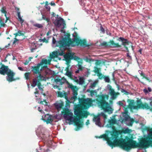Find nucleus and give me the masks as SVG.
Listing matches in <instances>:
<instances>
[{
  "label": "nucleus",
  "instance_id": "f257e3e1",
  "mask_svg": "<svg viewBox=\"0 0 152 152\" xmlns=\"http://www.w3.org/2000/svg\"><path fill=\"white\" fill-rule=\"evenodd\" d=\"M80 104L76 105L74 110V116L73 120V123L77 126V129L82 127L83 122L81 121L82 118H86L90 115L89 112L86 110H83L91 106L92 102L94 101L91 99H85L82 98H78Z\"/></svg>",
  "mask_w": 152,
  "mask_h": 152
},
{
  "label": "nucleus",
  "instance_id": "f03ea898",
  "mask_svg": "<svg viewBox=\"0 0 152 152\" xmlns=\"http://www.w3.org/2000/svg\"><path fill=\"white\" fill-rule=\"evenodd\" d=\"M116 40L118 41L121 42L122 43L120 45L118 42L115 43L113 40H110L109 42H104L100 44L101 46H104L106 47H110L112 48H121L122 45L124 46V47L126 50L127 53H126V56L128 59L132 60V57L129 55V51L127 45H129L130 44H131V42L129 41L127 39H125L123 37H118Z\"/></svg>",
  "mask_w": 152,
  "mask_h": 152
},
{
  "label": "nucleus",
  "instance_id": "7ed1b4c3",
  "mask_svg": "<svg viewBox=\"0 0 152 152\" xmlns=\"http://www.w3.org/2000/svg\"><path fill=\"white\" fill-rule=\"evenodd\" d=\"M98 99H96L98 105L105 112H107L109 114L113 113V109L110 105L108 102L105 99H108L109 96L107 95H100L97 96Z\"/></svg>",
  "mask_w": 152,
  "mask_h": 152
},
{
  "label": "nucleus",
  "instance_id": "20e7f679",
  "mask_svg": "<svg viewBox=\"0 0 152 152\" xmlns=\"http://www.w3.org/2000/svg\"><path fill=\"white\" fill-rule=\"evenodd\" d=\"M0 65V74L3 75H6V79L9 82H11L20 79L19 77H14L15 73L9 69L8 66L5 65L1 62Z\"/></svg>",
  "mask_w": 152,
  "mask_h": 152
},
{
  "label": "nucleus",
  "instance_id": "39448f33",
  "mask_svg": "<svg viewBox=\"0 0 152 152\" xmlns=\"http://www.w3.org/2000/svg\"><path fill=\"white\" fill-rule=\"evenodd\" d=\"M129 102L128 107L131 110H138V109H150V106L146 103L143 104L140 99L137 100L136 101L137 105H134L135 102L134 100L128 99Z\"/></svg>",
  "mask_w": 152,
  "mask_h": 152
},
{
  "label": "nucleus",
  "instance_id": "423d86ee",
  "mask_svg": "<svg viewBox=\"0 0 152 152\" xmlns=\"http://www.w3.org/2000/svg\"><path fill=\"white\" fill-rule=\"evenodd\" d=\"M70 35L69 34H67V37L62 38V39L59 40L56 43V46L58 47L61 49L62 48L66 49L67 47L71 45L72 47H74L75 45L73 43V40H72L70 38Z\"/></svg>",
  "mask_w": 152,
  "mask_h": 152
},
{
  "label": "nucleus",
  "instance_id": "0eeeda50",
  "mask_svg": "<svg viewBox=\"0 0 152 152\" xmlns=\"http://www.w3.org/2000/svg\"><path fill=\"white\" fill-rule=\"evenodd\" d=\"M72 42L73 43H74V44L75 45V46L76 45L78 46L80 45L81 46L84 47H89L90 46L89 45L86 43V41L85 39L82 40L80 39L79 38L77 37L76 36H75V38L73 40Z\"/></svg>",
  "mask_w": 152,
  "mask_h": 152
},
{
  "label": "nucleus",
  "instance_id": "6e6552de",
  "mask_svg": "<svg viewBox=\"0 0 152 152\" xmlns=\"http://www.w3.org/2000/svg\"><path fill=\"white\" fill-rule=\"evenodd\" d=\"M107 88L109 91V94L111 96V99L112 100L115 99L118 96L120 95V94L119 92L115 91L114 89L112 88L110 85H107Z\"/></svg>",
  "mask_w": 152,
  "mask_h": 152
},
{
  "label": "nucleus",
  "instance_id": "1a4fd4ad",
  "mask_svg": "<svg viewBox=\"0 0 152 152\" xmlns=\"http://www.w3.org/2000/svg\"><path fill=\"white\" fill-rule=\"evenodd\" d=\"M63 113L64 114V117L65 119L68 120L70 121H73L74 119L72 120L73 118V113L70 112L69 109H66L64 110ZM74 117L73 118H74Z\"/></svg>",
  "mask_w": 152,
  "mask_h": 152
},
{
  "label": "nucleus",
  "instance_id": "9d476101",
  "mask_svg": "<svg viewBox=\"0 0 152 152\" xmlns=\"http://www.w3.org/2000/svg\"><path fill=\"white\" fill-rule=\"evenodd\" d=\"M73 52H69L64 54V55L65 60L66 62V64L69 65L71 62V60L73 59Z\"/></svg>",
  "mask_w": 152,
  "mask_h": 152
},
{
  "label": "nucleus",
  "instance_id": "9b49d317",
  "mask_svg": "<svg viewBox=\"0 0 152 152\" xmlns=\"http://www.w3.org/2000/svg\"><path fill=\"white\" fill-rule=\"evenodd\" d=\"M69 88L72 90L73 91V96L72 97L73 99L75 100H76L77 99V96L78 94V88L77 86H74L72 84L69 85Z\"/></svg>",
  "mask_w": 152,
  "mask_h": 152
},
{
  "label": "nucleus",
  "instance_id": "f8f14e48",
  "mask_svg": "<svg viewBox=\"0 0 152 152\" xmlns=\"http://www.w3.org/2000/svg\"><path fill=\"white\" fill-rule=\"evenodd\" d=\"M60 48L61 50L60 52L59 51H56V52H53L52 53V54H50V57L51 59L57 57L58 56H62L64 55V51L66 49H64L62 48L61 49Z\"/></svg>",
  "mask_w": 152,
  "mask_h": 152
},
{
  "label": "nucleus",
  "instance_id": "ddd939ff",
  "mask_svg": "<svg viewBox=\"0 0 152 152\" xmlns=\"http://www.w3.org/2000/svg\"><path fill=\"white\" fill-rule=\"evenodd\" d=\"M40 66L39 64H37L36 66H32L31 67V71L33 73L34 75L39 73L41 71V69H40Z\"/></svg>",
  "mask_w": 152,
  "mask_h": 152
},
{
  "label": "nucleus",
  "instance_id": "4468645a",
  "mask_svg": "<svg viewBox=\"0 0 152 152\" xmlns=\"http://www.w3.org/2000/svg\"><path fill=\"white\" fill-rule=\"evenodd\" d=\"M50 60H47L46 59H42L41 62L38 64L40 66L44 64H45V65L43 66H41V70H42V69L44 68H47V64H50Z\"/></svg>",
  "mask_w": 152,
  "mask_h": 152
},
{
  "label": "nucleus",
  "instance_id": "2eb2a0df",
  "mask_svg": "<svg viewBox=\"0 0 152 152\" xmlns=\"http://www.w3.org/2000/svg\"><path fill=\"white\" fill-rule=\"evenodd\" d=\"M31 86L33 87H34L36 86H37L38 88L40 90H43L42 88H41L42 85L40 81L36 78H34L33 79L32 83Z\"/></svg>",
  "mask_w": 152,
  "mask_h": 152
},
{
  "label": "nucleus",
  "instance_id": "dca6fc26",
  "mask_svg": "<svg viewBox=\"0 0 152 152\" xmlns=\"http://www.w3.org/2000/svg\"><path fill=\"white\" fill-rule=\"evenodd\" d=\"M64 22V19L60 17L59 19H56L54 21V24L56 26H61L62 24V22Z\"/></svg>",
  "mask_w": 152,
  "mask_h": 152
},
{
  "label": "nucleus",
  "instance_id": "f3484780",
  "mask_svg": "<svg viewBox=\"0 0 152 152\" xmlns=\"http://www.w3.org/2000/svg\"><path fill=\"white\" fill-rule=\"evenodd\" d=\"M139 72L140 75V76L142 77V79H145L149 82H151V80H150L149 78H148V77H146L145 75V74L144 73H143V72L139 70Z\"/></svg>",
  "mask_w": 152,
  "mask_h": 152
},
{
  "label": "nucleus",
  "instance_id": "a211bd4d",
  "mask_svg": "<svg viewBox=\"0 0 152 152\" xmlns=\"http://www.w3.org/2000/svg\"><path fill=\"white\" fill-rule=\"evenodd\" d=\"M54 80L55 82H59L62 85L63 84L65 83L66 81V79L64 77H63L61 79L56 78Z\"/></svg>",
  "mask_w": 152,
  "mask_h": 152
},
{
  "label": "nucleus",
  "instance_id": "6ab92c4d",
  "mask_svg": "<svg viewBox=\"0 0 152 152\" xmlns=\"http://www.w3.org/2000/svg\"><path fill=\"white\" fill-rule=\"evenodd\" d=\"M54 105L56 108H61L64 106V103L62 102H56L54 104Z\"/></svg>",
  "mask_w": 152,
  "mask_h": 152
},
{
  "label": "nucleus",
  "instance_id": "aec40b11",
  "mask_svg": "<svg viewBox=\"0 0 152 152\" xmlns=\"http://www.w3.org/2000/svg\"><path fill=\"white\" fill-rule=\"evenodd\" d=\"M94 121L96 122V125H99L100 124V119L99 116H94Z\"/></svg>",
  "mask_w": 152,
  "mask_h": 152
},
{
  "label": "nucleus",
  "instance_id": "412c9836",
  "mask_svg": "<svg viewBox=\"0 0 152 152\" xmlns=\"http://www.w3.org/2000/svg\"><path fill=\"white\" fill-rule=\"evenodd\" d=\"M77 83L82 85L85 83V79L83 77H79V80Z\"/></svg>",
  "mask_w": 152,
  "mask_h": 152
},
{
  "label": "nucleus",
  "instance_id": "4be33fe9",
  "mask_svg": "<svg viewBox=\"0 0 152 152\" xmlns=\"http://www.w3.org/2000/svg\"><path fill=\"white\" fill-rule=\"evenodd\" d=\"M4 19H2L0 17V26L1 27H5L6 26V24L4 22Z\"/></svg>",
  "mask_w": 152,
  "mask_h": 152
},
{
  "label": "nucleus",
  "instance_id": "5701e85b",
  "mask_svg": "<svg viewBox=\"0 0 152 152\" xmlns=\"http://www.w3.org/2000/svg\"><path fill=\"white\" fill-rule=\"evenodd\" d=\"M129 121V122L127 124V125L129 126H132L133 123L135 122L133 118H130Z\"/></svg>",
  "mask_w": 152,
  "mask_h": 152
},
{
  "label": "nucleus",
  "instance_id": "b1692460",
  "mask_svg": "<svg viewBox=\"0 0 152 152\" xmlns=\"http://www.w3.org/2000/svg\"><path fill=\"white\" fill-rule=\"evenodd\" d=\"M132 130L129 129L128 128H127L126 129L123 130L122 132L124 134L129 133L132 132Z\"/></svg>",
  "mask_w": 152,
  "mask_h": 152
},
{
  "label": "nucleus",
  "instance_id": "393cba45",
  "mask_svg": "<svg viewBox=\"0 0 152 152\" xmlns=\"http://www.w3.org/2000/svg\"><path fill=\"white\" fill-rule=\"evenodd\" d=\"M66 74L70 79H72V77L73 76L72 75V72L69 71L66 72Z\"/></svg>",
  "mask_w": 152,
  "mask_h": 152
},
{
  "label": "nucleus",
  "instance_id": "a878e982",
  "mask_svg": "<svg viewBox=\"0 0 152 152\" xmlns=\"http://www.w3.org/2000/svg\"><path fill=\"white\" fill-rule=\"evenodd\" d=\"M30 74V72H26L24 74V77L25 79L26 80H29V76Z\"/></svg>",
  "mask_w": 152,
  "mask_h": 152
},
{
  "label": "nucleus",
  "instance_id": "bb28decb",
  "mask_svg": "<svg viewBox=\"0 0 152 152\" xmlns=\"http://www.w3.org/2000/svg\"><path fill=\"white\" fill-rule=\"evenodd\" d=\"M102 77L105 82L108 83L110 82V79L108 76H103Z\"/></svg>",
  "mask_w": 152,
  "mask_h": 152
},
{
  "label": "nucleus",
  "instance_id": "cd10ccee",
  "mask_svg": "<svg viewBox=\"0 0 152 152\" xmlns=\"http://www.w3.org/2000/svg\"><path fill=\"white\" fill-rule=\"evenodd\" d=\"M109 123L110 125L113 126L115 124L116 120L114 119L110 120L109 121Z\"/></svg>",
  "mask_w": 152,
  "mask_h": 152
},
{
  "label": "nucleus",
  "instance_id": "c85d7f7f",
  "mask_svg": "<svg viewBox=\"0 0 152 152\" xmlns=\"http://www.w3.org/2000/svg\"><path fill=\"white\" fill-rule=\"evenodd\" d=\"M45 7L47 11H49L50 10V7L49 6H48V2L46 1L45 2Z\"/></svg>",
  "mask_w": 152,
  "mask_h": 152
},
{
  "label": "nucleus",
  "instance_id": "c756f323",
  "mask_svg": "<svg viewBox=\"0 0 152 152\" xmlns=\"http://www.w3.org/2000/svg\"><path fill=\"white\" fill-rule=\"evenodd\" d=\"M87 91V92L90 93L91 95L92 96H93L94 95V93H96L94 90H91L90 89H88Z\"/></svg>",
  "mask_w": 152,
  "mask_h": 152
},
{
  "label": "nucleus",
  "instance_id": "7c9ffc66",
  "mask_svg": "<svg viewBox=\"0 0 152 152\" xmlns=\"http://www.w3.org/2000/svg\"><path fill=\"white\" fill-rule=\"evenodd\" d=\"M37 74L38 75V76L37 77V78L38 79V80L39 81L40 80H42L43 76L41 75L40 72L39 73Z\"/></svg>",
  "mask_w": 152,
  "mask_h": 152
},
{
  "label": "nucleus",
  "instance_id": "2f4dec72",
  "mask_svg": "<svg viewBox=\"0 0 152 152\" xmlns=\"http://www.w3.org/2000/svg\"><path fill=\"white\" fill-rule=\"evenodd\" d=\"M34 26L39 28H42L43 27L42 25L40 24L36 23L34 25Z\"/></svg>",
  "mask_w": 152,
  "mask_h": 152
},
{
  "label": "nucleus",
  "instance_id": "473e14b6",
  "mask_svg": "<svg viewBox=\"0 0 152 152\" xmlns=\"http://www.w3.org/2000/svg\"><path fill=\"white\" fill-rule=\"evenodd\" d=\"M73 59L74 60L76 61H78V60L80 59V58L79 57L76 56L75 55V53H74V55H73Z\"/></svg>",
  "mask_w": 152,
  "mask_h": 152
},
{
  "label": "nucleus",
  "instance_id": "72a5a7b5",
  "mask_svg": "<svg viewBox=\"0 0 152 152\" xmlns=\"http://www.w3.org/2000/svg\"><path fill=\"white\" fill-rule=\"evenodd\" d=\"M6 10V8L5 7H3L1 10V11L3 13H7V12Z\"/></svg>",
  "mask_w": 152,
  "mask_h": 152
},
{
  "label": "nucleus",
  "instance_id": "f704fd0d",
  "mask_svg": "<svg viewBox=\"0 0 152 152\" xmlns=\"http://www.w3.org/2000/svg\"><path fill=\"white\" fill-rule=\"evenodd\" d=\"M57 94H58V97H62L64 96L63 94L59 91L57 92Z\"/></svg>",
  "mask_w": 152,
  "mask_h": 152
},
{
  "label": "nucleus",
  "instance_id": "c9c22d12",
  "mask_svg": "<svg viewBox=\"0 0 152 152\" xmlns=\"http://www.w3.org/2000/svg\"><path fill=\"white\" fill-rule=\"evenodd\" d=\"M102 63V61L99 60H96L95 64L96 65H100Z\"/></svg>",
  "mask_w": 152,
  "mask_h": 152
},
{
  "label": "nucleus",
  "instance_id": "e433bc0d",
  "mask_svg": "<svg viewBox=\"0 0 152 152\" xmlns=\"http://www.w3.org/2000/svg\"><path fill=\"white\" fill-rule=\"evenodd\" d=\"M85 60L86 62H91V61H93V60L91 58H88V57H86L85 58Z\"/></svg>",
  "mask_w": 152,
  "mask_h": 152
},
{
  "label": "nucleus",
  "instance_id": "4c0bfd02",
  "mask_svg": "<svg viewBox=\"0 0 152 152\" xmlns=\"http://www.w3.org/2000/svg\"><path fill=\"white\" fill-rule=\"evenodd\" d=\"M44 102L45 103V105H48V103L46 102V100L45 99L43 100V101H41L39 102V103L42 104H44L43 103V102Z\"/></svg>",
  "mask_w": 152,
  "mask_h": 152
},
{
  "label": "nucleus",
  "instance_id": "58836bf2",
  "mask_svg": "<svg viewBox=\"0 0 152 152\" xmlns=\"http://www.w3.org/2000/svg\"><path fill=\"white\" fill-rule=\"evenodd\" d=\"M77 66H78V69H79V70H80V71H82L83 70L84 67L82 65L79 64Z\"/></svg>",
  "mask_w": 152,
  "mask_h": 152
},
{
  "label": "nucleus",
  "instance_id": "ea45409f",
  "mask_svg": "<svg viewBox=\"0 0 152 152\" xmlns=\"http://www.w3.org/2000/svg\"><path fill=\"white\" fill-rule=\"evenodd\" d=\"M53 121L52 119L50 118H48L46 121L47 124L50 123L52 122Z\"/></svg>",
  "mask_w": 152,
  "mask_h": 152
},
{
  "label": "nucleus",
  "instance_id": "a19ab883",
  "mask_svg": "<svg viewBox=\"0 0 152 152\" xmlns=\"http://www.w3.org/2000/svg\"><path fill=\"white\" fill-rule=\"evenodd\" d=\"M71 80H73L74 82H75L77 83L78 82V80L77 79V77H72V79H71Z\"/></svg>",
  "mask_w": 152,
  "mask_h": 152
},
{
  "label": "nucleus",
  "instance_id": "79ce46f5",
  "mask_svg": "<svg viewBox=\"0 0 152 152\" xmlns=\"http://www.w3.org/2000/svg\"><path fill=\"white\" fill-rule=\"evenodd\" d=\"M121 92L122 93H124V94L126 95H128L129 94V92L126 91L124 89H121Z\"/></svg>",
  "mask_w": 152,
  "mask_h": 152
},
{
  "label": "nucleus",
  "instance_id": "37998d69",
  "mask_svg": "<svg viewBox=\"0 0 152 152\" xmlns=\"http://www.w3.org/2000/svg\"><path fill=\"white\" fill-rule=\"evenodd\" d=\"M79 60H80L79 61V60H78L77 61L78 62V64H77V66L79 64L82 65L83 64V60L82 59L80 58Z\"/></svg>",
  "mask_w": 152,
  "mask_h": 152
},
{
  "label": "nucleus",
  "instance_id": "c03bdc74",
  "mask_svg": "<svg viewBox=\"0 0 152 152\" xmlns=\"http://www.w3.org/2000/svg\"><path fill=\"white\" fill-rule=\"evenodd\" d=\"M17 33L19 36H24V34L22 33L21 31L20 30L18 31Z\"/></svg>",
  "mask_w": 152,
  "mask_h": 152
},
{
  "label": "nucleus",
  "instance_id": "a18cd8bd",
  "mask_svg": "<svg viewBox=\"0 0 152 152\" xmlns=\"http://www.w3.org/2000/svg\"><path fill=\"white\" fill-rule=\"evenodd\" d=\"M95 70L94 71V72L96 73H97L99 72V69L96 67H94Z\"/></svg>",
  "mask_w": 152,
  "mask_h": 152
},
{
  "label": "nucleus",
  "instance_id": "49530a36",
  "mask_svg": "<svg viewBox=\"0 0 152 152\" xmlns=\"http://www.w3.org/2000/svg\"><path fill=\"white\" fill-rule=\"evenodd\" d=\"M97 74L98 76L99 77H101V78H100V79H101L102 78H103L102 76H104V75H103L101 73L99 72Z\"/></svg>",
  "mask_w": 152,
  "mask_h": 152
},
{
  "label": "nucleus",
  "instance_id": "de8ad7c7",
  "mask_svg": "<svg viewBox=\"0 0 152 152\" xmlns=\"http://www.w3.org/2000/svg\"><path fill=\"white\" fill-rule=\"evenodd\" d=\"M150 110L152 111V99L151 100L150 102Z\"/></svg>",
  "mask_w": 152,
  "mask_h": 152
},
{
  "label": "nucleus",
  "instance_id": "09e8293b",
  "mask_svg": "<svg viewBox=\"0 0 152 152\" xmlns=\"http://www.w3.org/2000/svg\"><path fill=\"white\" fill-rule=\"evenodd\" d=\"M96 85V83L95 82H94L93 83H91L90 87L91 88H93L95 87Z\"/></svg>",
  "mask_w": 152,
  "mask_h": 152
},
{
  "label": "nucleus",
  "instance_id": "8fccbe9b",
  "mask_svg": "<svg viewBox=\"0 0 152 152\" xmlns=\"http://www.w3.org/2000/svg\"><path fill=\"white\" fill-rule=\"evenodd\" d=\"M100 31H101L103 33H104L105 32L104 29L103 28V27H102V26H100Z\"/></svg>",
  "mask_w": 152,
  "mask_h": 152
},
{
  "label": "nucleus",
  "instance_id": "3c124183",
  "mask_svg": "<svg viewBox=\"0 0 152 152\" xmlns=\"http://www.w3.org/2000/svg\"><path fill=\"white\" fill-rule=\"evenodd\" d=\"M67 67L66 68V69H65V70L66 71V72H69V65H67Z\"/></svg>",
  "mask_w": 152,
  "mask_h": 152
},
{
  "label": "nucleus",
  "instance_id": "603ef678",
  "mask_svg": "<svg viewBox=\"0 0 152 152\" xmlns=\"http://www.w3.org/2000/svg\"><path fill=\"white\" fill-rule=\"evenodd\" d=\"M41 41H42L43 42H45L47 43L48 42V41L45 38H44L43 39L41 40Z\"/></svg>",
  "mask_w": 152,
  "mask_h": 152
},
{
  "label": "nucleus",
  "instance_id": "864d4df0",
  "mask_svg": "<svg viewBox=\"0 0 152 152\" xmlns=\"http://www.w3.org/2000/svg\"><path fill=\"white\" fill-rule=\"evenodd\" d=\"M18 20L21 23V24H22L24 21V20L22 18L18 19Z\"/></svg>",
  "mask_w": 152,
  "mask_h": 152
},
{
  "label": "nucleus",
  "instance_id": "5fc2aeb1",
  "mask_svg": "<svg viewBox=\"0 0 152 152\" xmlns=\"http://www.w3.org/2000/svg\"><path fill=\"white\" fill-rule=\"evenodd\" d=\"M30 61V60H26L24 63V64L25 65H28Z\"/></svg>",
  "mask_w": 152,
  "mask_h": 152
},
{
  "label": "nucleus",
  "instance_id": "6e6d98bb",
  "mask_svg": "<svg viewBox=\"0 0 152 152\" xmlns=\"http://www.w3.org/2000/svg\"><path fill=\"white\" fill-rule=\"evenodd\" d=\"M101 115H102V116H103L104 118H107V115H106V114H105L104 113H101Z\"/></svg>",
  "mask_w": 152,
  "mask_h": 152
},
{
  "label": "nucleus",
  "instance_id": "4d7b16f0",
  "mask_svg": "<svg viewBox=\"0 0 152 152\" xmlns=\"http://www.w3.org/2000/svg\"><path fill=\"white\" fill-rule=\"evenodd\" d=\"M18 39H17L16 38H14V40L13 42V44H15V43L17 42V41H18Z\"/></svg>",
  "mask_w": 152,
  "mask_h": 152
},
{
  "label": "nucleus",
  "instance_id": "13d9d810",
  "mask_svg": "<svg viewBox=\"0 0 152 152\" xmlns=\"http://www.w3.org/2000/svg\"><path fill=\"white\" fill-rule=\"evenodd\" d=\"M45 20L47 21L48 23V24L49 25V23L50 22V19L48 18H46Z\"/></svg>",
  "mask_w": 152,
  "mask_h": 152
},
{
  "label": "nucleus",
  "instance_id": "bf43d9fd",
  "mask_svg": "<svg viewBox=\"0 0 152 152\" xmlns=\"http://www.w3.org/2000/svg\"><path fill=\"white\" fill-rule=\"evenodd\" d=\"M15 9L16 10L17 14H18V12H20L19 11V10H20L19 8H18L17 7H15Z\"/></svg>",
  "mask_w": 152,
  "mask_h": 152
},
{
  "label": "nucleus",
  "instance_id": "052dcab7",
  "mask_svg": "<svg viewBox=\"0 0 152 152\" xmlns=\"http://www.w3.org/2000/svg\"><path fill=\"white\" fill-rule=\"evenodd\" d=\"M35 90L36 91L34 93L35 94H38L39 91L38 90V89L37 88H36L35 89Z\"/></svg>",
  "mask_w": 152,
  "mask_h": 152
},
{
  "label": "nucleus",
  "instance_id": "680f3d73",
  "mask_svg": "<svg viewBox=\"0 0 152 152\" xmlns=\"http://www.w3.org/2000/svg\"><path fill=\"white\" fill-rule=\"evenodd\" d=\"M56 40H55V38L54 37H53V44H55L56 43Z\"/></svg>",
  "mask_w": 152,
  "mask_h": 152
},
{
  "label": "nucleus",
  "instance_id": "e2e57ef3",
  "mask_svg": "<svg viewBox=\"0 0 152 152\" xmlns=\"http://www.w3.org/2000/svg\"><path fill=\"white\" fill-rule=\"evenodd\" d=\"M17 15L18 16V19L21 18L20 15V12H18V14H17Z\"/></svg>",
  "mask_w": 152,
  "mask_h": 152
},
{
  "label": "nucleus",
  "instance_id": "0e129e2a",
  "mask_svg": "<svg viewBox=\"0 0 152 152\" xmlns=\"http://www.w3.org/2000/svg\"><path fill=\"white\" fill-rule=\"evenodd\" d=\"M130 47H131V48H132V50L133 51H134V48H133V45H132V44L130 45V46H129V48H130Z\"/></svg>",
  "mask_w": 152,
  "mask_h": 152
},
{
  "label": "nucleus",
  "instance_id": "69168bd1",
  "mask_svg": "<svg viewBox=\"0 0 152 152\" xmlns=\"http://www.w3.org/2000/svg\"><path fill=\"white\" fill-rule=\"evenodd\" d=\"M143 91L145 93H148V91L146 89H144Z\"/></svg>",
  "mask_w": 152,
  "mask_h": 152
},
{
  "label": "nucleus",
  "instance_id": "338daca9",
  "mask_svg": "<svg viewBox=\"0 0 152 152\" xmlns=\"http://www.w3.org/2000/svg\"><path fill=\"white\" fill-rule=\"evenodd\" d=\"M18 68L21 71H23V69L21 67H18Z\"/></svg>",
  "mask_w": 152,
  "mask_h": 152
},
{
  "label": "nucleus",
  "instance_id": "774afa93",
  "mask_svg": "<svg viewBox=\"0 0 152 152\" xmlns=\"http://www.w3.org/2000/svg\"><path fill=\"white\" fill-rule=\"evenodd\" d=\"M52 6H54L56 5L55 4L54 2H51L50 4Z\"/></svg>",
  "mask_w": 152,
  "mask_h": 152
}]
</instances>
